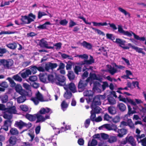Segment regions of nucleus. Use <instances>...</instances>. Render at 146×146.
I'll return each mask as SVG.
<instances>
[{"label":"nucleus","mask_w":146,"mask_h":146,"mask_svg":"<svg viewBox=\"0 0 146 146\" xmlns=\"http://www.w3.org/2000/svg\"><path fill=\"white\" fill-rule=\"evenodd\" d=\"M39 79L41 82L46 83L48 82L47 80L48 75L46 74L40 73L39 75Z\"/></svg>","instance_id":"nucleus-15"},{"label":"nucleus","mask_w":146,"mask_h":146,"mask_svg":"<svg viewBox=\"0 0 146 146\" xmlns=\"http://www.w3.org/2000/svg\"><path fill=\"white\" fill-rule=\"evenodd\" d=\"M108 139V142L110 143L115 142L117 139L116 137L111 135H109Z\"/></svg>","instance_id":"nucleus-39"},{"label":"nucleus","mask_w":146,"mask_h":146,"mask_svg":"<svg viewBox=\"0 0 146 146\" xmlns=\"http://www.w3.org/2000/svg\"><path fill=\"white\" fill-rule=\"evenodd\" d=\"M31 74V70L28 69L26 70L25 72L22 73L21 74V76L23 78H25Z\"/></svg>","instance_id":"nucleus-24"},{"label":"nucleus","mask_w":146,"mask_h":146,"mask_svg":"<svg viewBox=\"0 0 146 146\" xmlns=\"http://www.w3.org/2000/svg\"><path fill=\"white\" fill-rule=\"evenodd\" d=\"M87 86V83L86 81H83L82 80H81L79 82L78 88L79 92H82L84 91Z\"/></svg>","instance_id":"nucleus-12"},{"label":"nucleus","mask_w":146,"mask_h":146,"mask_svg":"<svg viewBox=\"0 0 146 146\" xmlns=\"http://www.w3.org/2000/svg\"><path fill=\"white\" fill-rule=\"evenodd\" d=\"M93 25L96 27H100V26H106L108 25V23L106 22L104 23H97L95 22H92Z\"/></svg>","instance_id":"nucleus-41"},{"label":"nucleus","mask_w":146,"mask_h":146,"mask_svg":"<svg viewBox=\"0 0 146 146\" xmlns=\"http://www.w3.org/2000/svg\"><path fill=\"white\" fill-rule=\"evenodd\" d=\"M7 80H8L10 84H11V86L14 87L15 86L16 84L14 82L12 79L10 77H8L7 78Z\"/></svg>","instance_id":"nucleus-58"},{"label":"nucleus","mask_w":146,"mask_h":146,"mask_svg":"<svg viewBox=\"0 0 146 146\" xmlns=\"http://www.w3.org/2000/svg\"><path fill=\"white\" fill-rule=\"evenodd\" d=\"M50 25L51 23L49 22H46L42 25H39L37 27V28L40 29H45L46 28L47 25Z\"/></svg>","instance_id":"nucleus-38"},{"label":"nucleus","mask_w":146,"mask_h":146,"mask_svg":"<svg viewBox=\"0 0 146 146\" xmlns=\"http://www.w3.org/2000/svg\"><path fill=\"white\" fill-rule=\"evenodd\" d=\"M108 110L109 113L111 114L114 115L116 113V111L115 108L113 107H109Z\"/></svg>","instance_id":"nucleus-48"},{"label":"nucleus","mask_w":146,"mask_h":146,"mask_svg":"<svg viewBox=\"0 0 146 146\" xmlns=\"http://www.w3.org/2000/svg\"><path fill=\"white\" fill-rule=\"evenodd\" d=\"M37 80V77L36 76H31L29 77L27 81L30 83H33L35 82Z\"/></svg>","instance_id":"nucleus-42"},{"label":"nucleus","mask_w":146,"mask_h":146,"mask_svg":"<svg viewBox=\"0 0 146 146\" xmlns=\"http://www.w3.org/2000/svg\"><path fill=\"white\" fill-rule=\"evenodd\" d=\"M46 40L43 39L40 40L39 42V45L41 47H44L48 49H53L54 47L49 46Z\"/></svg>","instance_id":"nucleus-16"},{"label":"nucleus","mask_w":146,"mask_h":146,"mask_svg":"<svg viewBox=\"0 0 146 146\" xmlns=\"http://www.w3.org/2000/svg\"><path fill=\"white\" fill-rule=\"evenodd\" d=\"M22 88L21 86H16L15 88V90L16 91L18 92L21 95H23L24 93V90L21 89Z\"/></svg>","instance_id":"nucleus-46"},{"label":"nucleus","mask_w":146,"mask_h":146,"mask_svg":"<svg viewBox=\"0 0 146 146\" xmlns=\"http://www.w3.org/2000/svg\"><path fill=\"white\" fill-rule=\"evenodd\" d=\"M61 106L62 109L64 111L68 107V105L67 104L65 100H64L62 102Z\"/></svg>","instance_id":"nucleus-49"},{"label":"nucleus","mask_w":146,"mask_h":146,"mask_svg":"<svg viewBox=\"0 0 146 146\" xmlns=\"http://www.w3.org/2000/svg\"><path fill=\"white\" fill-rule=\"evenodd\" d=\"M119 33L129 37H131L132 36V33H131L128 31H125L123 29L121 26L120 25H119Z\"/></svg>","instance_id":"nucleus-20"},{"label":"nucleus","mask_w":146,"mask_h":146,"mask_svg":"<svg viewBox=\"0 0 146 146\" xmlns=\"http://www.w3.org/2000/svg\"><path fill=\"white\" fill-rule=\"evenodd\" d=\"M126 109V107L124 104L122 103H119V110L122 111H125Z\"/></svg>","instance_id":"nucleus-53"},{"label":"nucleus","mask_w":146,"mask_h":146,"mask_svg":"<svg viewBox=\"0 0 146 146\" xmlns=\"http://www.w3.org/2000/svg\"><path fill=\"white\" fill-rule=\"evenodd\" d=\"M108 100L109 102L111 104H114L115 103V101L114 99L112 97L110 96L108 97Z\"/></svg>","instance_id":"nucleus-55"},{"label":"nucleus","mask_w":146,"mask_h":146,"mask_svg":"<svg viewBox=\"0 0 146 146\" xmlns=\"http://www.w3.org/2000/svg\"><path fill=\"white\" fill-rule=\"evenodd\" d=\"M97 144V141L94 139H92L90 142L89 141L88 143V146H96Z\"/></svg>","instance_id":"nucleus-47"},{"label":"nucleus","mask_w":146,"mask_h":146,"mask_svg":"<svg viewBox=\"0 0 146 146\" xmlns=\"http://www.w3.org/2000/svg\"><path fill=\"white\" fill-rule=\"evenodd\" d=\"M74 70L76 74H78V72H80L81 71L82 67L80 66H75Z\"/></svg>","instance_id":"nucleus-50"},{"label":"nucleus","mask_w":146,"mask_h":146,"mask_svg":"<svg viewBox=\"0 0 146 146\" xmlns=\"http://www.w3.org/2000/svg\"><path fill=\"white\" fill-rule=\"evenodd\" d=\"M25 117L30 121H34L36 118V115H31L29 114H27L25 115Z\"/></svg>","instance_id":"nucleus-25"},{"label":"nucleus","mask_w":146,"mask_h":146,"mask_svg":"<svg viewBox=\"0 0 146 146\" xmlns=\"http://www.w3.org/2000/svg\"><path fill=\"white\" fill-rule=\"evenodd\" d=\"M36 118H37L36 123L42 122L45 121L43 116L39 114H36Z\"/></svg>","instance_id":"nucleus-36"},{"label":"nucleus","mask_w":146,"mask_h":146,"mask_svg":"<svg viewBox=\"0 0 146 146\" xmlns=\"http://www.w3.org/2000/svg\"><path fill=\"white\" fill-rule=\"evenodd\" d=\"M140 142L142 146H146V137L143 138V139H141L139 141V143Z\"/></svg>","instance_id":"nucleus-64"},{"label":"nucleus","mask_w":146,"mask_h":146,"mask_svg":"<svg viewBox=\"0 0 146 146\" xmlns=\"http://www.w3.org/2000/svg\"><path fill=\"white\" fill-rule=\"evenodd\" d=\"M14 126L18 128L19 129H21L24 127H26L27 129H29L32 126V124L30 122L26 123L20 120L19 121H15L14 124Z\"/></svg>","instance_id":"nucleus-3"},{"label":"nucleus","mask_w":146,"mask_h":146,"mask_svg":"<svg viewBox=\"0 0 146 146\" xmlns=\"http://www.w3.org/2000/svg\"><path fill=\"white\" fill-rule=\"evenodd\" d=\"M94 59L93 57L90 55L89 60H85L84 61L82 62L81 65H82L85 64L87 65L91 64L94 62Z\"/></svg>","instance_id":"nucleus-19"},{"label":"nucleus","mask_w":146,"mask_h":146,"mask_svg":"<svg viewBox=\"0 0 146 146\" xmlns=\"http://www.w3.org/2000/svg\"><path fill=\"white\" fill-rule=\"evenodd\" d=\"M3 117L5 119H7L6 121H12L11 119L12 118V115L11 114L8 112H6L4 113L3 115Z\"/></svg>","instance_id":"nucleus-28"},{"label":"nucleus","mask_w":146,"mask_h":146,"mask_svg":"<svg viewBox=\"0 0 146 146\" xmlns=\"http://www.w3.org/2000/svg\"><path fill=\"white\" fill-rule=\"evenodd\" d=\"M103 96L101 95H98L95 96L93 102L92 103V107L94 105H100L101 104L100 99L102 98Z\"/></svg>","instance_id":"nucleus-10"},{"label":"nucleus","mask_w":146,"mask_h":146,"mask_svg":"<svg viewBox=\"0 0 146 146\" xmlns=\"http://www.w3.org/2000/svg\"><path fill=\"white\" fill-rule=\"evenodd\" d=\"M119 11L122 13L125 16H127L128 17H130V14L123 8L119 7Z\"/></svg>","instance_id":"nucleus-45"},{"label":"nucleus","mask_w":146,"mask_h":146,"mask_svg":"<svg viewBox=\"0 0 146 146\" xmlns=\"http://www.w3.org/2000/svg\"><path fill=\"white\" fill-rule=\"evenodd\" d=\"M66 78L64 76L58 75L55 78V83L58 85L64 86L66 84Z\"/></svg>","instance_id":"nucleus-4"},{"label":"nucleus","mask_w":146,"mask_h":146,"mask_svg":"<svg viewBox=\"0 0 146 146\" xmlns=\"http://www.w3.org/2000/svg\"><path fill=\"white\" fill-rule=\"evenodd\" d=\"M108 25H110V27L112 30L113 31L117 29V28L115 25L113 23H109L108 24Z\"/></svg>","instance_id":"nucleus-62"},{"label":"nucleus","mask_w":146,"mask_h":146,"mask_svg":"<svg viewBox=\"0 0 146 146\" xmlns=\"http://www.w3.org/2000/svg\"><path fill=\"white\" fill-rule=\"evenodd\" d=\"M12 122V121H4L3 125L2 127V128H1L0 130L3 129L6 131H8L9 127L11 126Z\"/></svg>","instance_id":"nucleus-17"},{"label":"nucleus","mask_w":146,"mask_h":146,"mask_svg":"<svg viewBox=\"0 0 146 146\" xmlns=\"http://www.w3.org/2000/svg\"><path fill=\"white\" fill-rule=\"evenodd\" d=\"M119 101H123L125 103H126L127 101L128 102L133 106H136V103L133 100L127 98L126 99L121 95H119Z\"/></svg>","instance_id":"nucleus-11"},{"label":"nucleus","mask_w":146,"mask_h":146,"mask_svg":"<svg viewBox=\"0 0 146 146\" xmlns=\"http://www.w3.org/2000/svg\"><path fill=\"white\" fill-rule=\"evenodd\" d=\"M9 132L11 135H18L19 134V131L15 128H11Z\"/></svg>","instance_id":"nucleus-29"},{"label":"nucleus","mask_w":146,"mask_h":146,"mask_svg":"<svg viewBox=\"0 0 146 146\" xmlns=\"http://www.w3.org/2000/svg\"><path fill=\"white\" fill-rule=\"evenodd\" d=\"M64 88L66 90H70L73 93L77 92L76 87L74 84L72 82L70 83L68 85L65 84Z\"/></svg>","instance_id":"nucleus-6"},{"label":"nucleus","mask_w":146,"mask_h":146,"mask_svg":"<svg viewBox=\"0 0 146 146\" xmlns=\"http://www.w3.org/2000/svg\"><path fill=\"white\" fill-rule=\"evenodd\" d=\"M90 76L91 78L93 80H97L100 82L102 81V79L97 76L95 74H90Z\"/></svg>","instance_id":"nucleus-51"},{"label":"nucleus","mask_w":146,"mask_h":146,"mask_svg":"<svg viewBox=\"0 0 146 146\" xmlns=\"http://www.w3.org/2000/svg\"><path fill=\"white\" fill-rule=\"evenodd\" d=\"M61 56L64 59L73 60V57L71 56L68 55L64 53H61Z\"/></svg>","instance_id":"nucleus-44"},{"label":"nucleus","mask_w":146,"mask_h":146,"mask_svg":"<svg viewBox=\"0 0 146 146\" xmlns=\"http://www.w3.org/2000/svg\"><path fill=\"white\" fill-rule=\"evenodd\" d=\"M72 95V94L70 91L69 90H66V92L64 95V97L66 99H70L71 98Z\"/></svg>","instance_id":"nucleus-37"},{"label":"nucleus","mask_w":146,"mask_h":146,"mask_svg":"<svg viewBox=\"0 0 146 146\" xmlns=\"http://www.w3.org/2000/svg\"><path fill=\"white\" fill-rule=\"evenodd\" d=\"M36 18V16L31 13L28 15L21 16L20 20L22 21L21 24H30L31 22L34 21Z\"/></svg>","instance_id":"nucleus-1"},{"label":"nucleus","mask_w":146,"mask_h":146,"mask_svg":"<svg viewBox=\"0 0 146 146\" xmlns=\"http://www.w3.org/2000/svg\"><path fill=\"white\" fill-rule=\"evenodd\" d=\"M17 43L14 42L6 45V46L9 48L13 50L15 49L17 47Z\"/></svg>","instance_id":"nucleus-35"},{"label":"nucleus","mask_w":146,"mask_h":146,"mask_svg":"<svg viewBox=\"0 0 146 146\" xmlns=\"http://www.w3.org/2000/svg\"><path fill=\"white\" fill-rule=\"evenodd\" d=\"M67 76L70 80H74L75 78L74 73L72 71H68V73Z\"/></svg>","instance_id":"nucleus-40"},{"label":"nucleus","mask_w":146,"mask_h":146,"mask_svg":"<svg viewBox=\"0 0 146 146\" xmlns=\"http://www.w3.org/2000/svg\"><path fill=\"white\" fill-rule=\"evenodd\" d=\"M17 140V139L15 137L12 136L10 137L8 141L10 144L15 145L16 144Z\"/></svg>","instance_id":"nucleus-26"},{"label":"nucleus","mask_w":146,"mask_h":146,"mask_svg":"<svg viewBox=\"0 0 146 146\" xmlns=\"http://www.w3.org/2000/svg\"><path fill=\"white\" fill-rule=\"evenodd\" d=\"M31 100L35 105H37L38 104L39 101H43V98L42 95L39 91H38L37 93L36 94V97L34 98H32Z\"/></svg>","instance_id":"nucleus-5"},{"label":"nucleus","mask_w":146,"mask_h":146,"mask_svg":"<svg viewBox=\"0 0 146 146\" xmlns=\"http://www.w3.org/2000/svg\"><path fill=\"white\" fill-rule=\"evenodd\" d=\"M113 67L109 65H107V67L108 68V70L110 73L111 75H113L117 71V68H118L116 64L113 63L112 64Z\"/></svg>","instance_id":"nucleus-7"},{"label":"nucleus","mask_w":146,"mask_h":146,"mask_svg":"<svg viewBox=\"0 0 146 146\" xmlns=\"http://www.w3.org/2000/svg\"><path fill=\"white\" fill-rule=\"evenodd\" d=\"M112 119V117L110 116L108 114L106 113L105 114L104 117V120L109 121L110 119Z\"/></svg>","instance_id":"nucleus-61"},{"label":"nucleus","mask_w":146,"mask_h":146,"mask_svg":"<svg viewBox=\"0 0 146 146\" xmlns=\"http://www.w3.org/2000/svg\"><path fill=\"white\" fill-rule=\"evenodd\" d=\"M0 99L2 103H6L8 100V96L6 94L1 96L0 97Z\"/></svg>","instance_id":"nucleus-27"},{"label":"nucleus","mask_w":146,"mask_h":146,"mask_svg":"<svg viewBox=\"0 0 146 146\" xmlns=\"http://www.w3.org/2000/svg\"><path fill=\"white\" fill-rule=\"evenodd\" d=\"M125 41L121 40L119 39V46H121L124 49H128L129 48V47L127 46H125Z\"/></svg>","instance_id":"nucleus-34"},{"label":"nucleus","mask_w":146,"mask_h":146,"mask_svg":"<svg viewBox=\"0 0 146 146\" xmlns=\"http://www.w3.org/2000/svg\"><path fill=\"white\" fill-rule=\"evenodd\" d=\"M55 78H54V76L52 74H50L48 75L47 80L48 82L49 81V82L52 83H55Z\"/></svg>","instance_id":"nucleus-43"},{"label":"nucleus","mask_w":146,"mask_h":146,"mask_svg":"<svg viewBox=\"0 0 146 146\" xmlns=\"http://www.w3.org/2000/svg\"><path fill=\"white\" fill-rule=\"evenodd\" d=\"M146 134H142L141 135H136L135 136L136 137V139H137V141H138V143H139V139H141L145 137Z\"/></svg>","instance_id":"nucleus-59"},{"label":"nucleus","mask_w":146,"mask_h":146,"mask_svg":"<svg viewBox=\"0 0 146 146\" xmlns=\"http://www.w3.org/2000/svg\"><path fill=\"white\" fill-rule=\"evenodd\" d=\"M98 50L100 51L104 56L107 55L106 50L104 47H101L98 49Z\"/></svg>","instance_id":"nucleus-60"},{"label":"nucleus","mask_w":146,"mask_h":146,"mask_svg":"<svg viewBox=\"0 0 146 146\" xmlns=\"http://www.w3.org/2000/svg\"><path fill=\"white\" fill-rule=\"evenodd\" d=\"M57 65L56 63H52L50 62H48L45 64V68L46 70L49 71L50 69L53 70L56 68Z\"/></svg>","instance_id":"nucleus-13"},{"label":"nucleus","mask_w":146,"mask_h":146,"mask_svg":"<svg viewBox=\"0 0 146 146\" xmlns=\"http://www.w3.org/2000/svg\"><path fill=\"white\" fill-rule=\"evenodd\" d=\"M90 113L91 114L90 118L91 120L93 121H95V119H96V113L94 112L93 110H91L90 111Z\"/></svg>","instance_id":"nucleus-54"},{"label":"nucleus","mask_w":146,"mask_h":146,"mask_svg":"<svg viewBox=\"0 0 146 146\" xmlns=\"http://www.w3.org/2000/svg\"><path fill=\"white\" fill-rule=\"evenodd\" d=\"M125 140L123 141V144H125L127 143L128 142L132 146H136V141L132 136H130L129 137H127L125 138Z\"/></svg>","instance_id":"nucleus-8"},{"label":"nucleus","mask_w":146,"mask_h":146,"mask_svg":"<svg viewBox=\"0 0 146 146\" xmlns=\"http://www.w3.org/2000/svg\"><path fill=\"white\" fill-rule=\"evenodd\" d=\"M50 112V113H52L51 110L48 108H41L39 111V113L40 114H46V113H49Z\"/></svg>","instance_id":"nucleus-22"},{"label":"nucleus","mask_w":146,"mask_h":146,"mask_svg":"<svg viewBox=\"0 0 146 146\" xmlns=\"http://www.w3.org/2000/svg\"><path fill=\"white\" fill-rule=\"evenodd\" d=\"M19 96L17 98V101L18 103H20L24 102L26 100V98L24 93L23 95Z\"/></svg>","instance_id":"nucleus-32"},{"label":"nucleus","mask_w":146,"mask_h":146,"mask_svg":"<svg viewBox=\"0 0 146 146\" xmlns=\"http://www.w3.org/2000/svg\"><path fill=\"white\" fill-rule=\"evenodd\" d=\"M20 108L21 110L23 111L26 112L28 110V108L27 106L26 105H21Z\"/></svg>","instance_id":"nucleus-56"},{"label":"nucleus","mask_w":146,"mask_h":146,"mask_svg":"<svg viewBox=\"0 0 146 146\" xmlns=\"http://www.w3.org/2000/svg\"><path fill=\"white\" fill-rule=\"evenodd\" d=\"M97 105H94L93 107H92V105L91 106V108L92 109V110L94 112L96 113H98L100 112L101 109Z\"/></svg>","instance_id":"nucleus-23"},{"label":"nucleus","mask_w":146,"mask_h":146,"mask_svg":"<svg viewBox=\"0 0 146 146\" xmlns=\"http://www.w3.org/2000/svg\"><path fill=\"white\" fill-rule=\"evenodd\" d=\"M81 44L84 47L88 49H91L92 47V45L90 44L85 41H83L82 43H81Z\"/></svg>","instance_id":"nucleus-33"},{"label":"nucleus","mask_w":146,"mask_h":146,"mask_svg":"<svg viewBox=\"0 0 146 146\" xmlns=\"http://www.w3.org/2000/svg\"><path fill=\"white\" fill-rule=\"evenodd\" d=\"M7 111L8 113L12 114H15L16 113L17 111L16 110L15 107L13 106L7 108Z\"/></svg>","instance_id":"nucleus-30"},{"label":"nucleus","mask_w":146,"mask_h":146,"mask_svg":"<svg viewBox=\"0 0 146 146\" xmlns=\"http://www.w3.org/2000/svg\"><path fill=\"white\" fill-rule=\"evenodd\" d=\"M94 59L93 57L90 55L89 60H85L84 61L82 62L81 65H82L85 64L87 65L91 64L94 62Z\"/></svg>","instance_id":"nucleus-18"},{"label":"nucleus","mask_w":146,"mask_h":146,"mask_svg":"<svg viewBox=\"0 0 146 146\" xmlns=\"http://www.w3.org/2000/svg\"><path fill=\"white\" fill-rule=\"evenodd\" d=\"M30 69L31 72V74L32 73L33 74H35L37 72V67L35 66H31Z\"/></svg>","instance_id":"nucleus-52"},{"label":"nucleus","mask_w":146,"mask_h":146,"mask_svg":"<svg viewBox=\"0 0 146 146\" xmlns=\"http://www.w3.org/2000/svg\"><path fill=\"white\" fill-rule=\"evenodd\" d=\"M127 130L126 129L123 128L119 129V137H122L125 135L127 134Z\"/></svg>","instance_id":"nucleus-31"},{"label":"nucleus","mask_w":146,"mask_h":146,"mask_svg":"<svg viewBox=\"0 0 146 146\" xmlns=\"http://www.w3.org/2000/svg\"><path fill=\"white\" fill-rule=\"evenodd\" d=\"M102 127L108 130H113L115 131H117L119 133V130H118L116 126L113 124H106L103 125Z\"/></svg>","instance_id":"nucleus-9"},{"label":"nucleus","mask_w":146,"mask_h":146,"mask_svg":"<svg viewBox=\"0 0 146 146\" xmlns=\"http://www.w3.org/2000/svg\"><path fill=\"white\" fill-rule=\"evenodd\" d=\"M13 78L15 80L19 82L22 81L21 78L17 74L14 76H13Z\"/></svg>","instance_id":"nucleus-57"},{"label":"nucleus","mask_w":146,"mask_h":146,"mask_svg":"<svg viewBox=\"0 0 146 146\" xmlns=\"http://www.w3.org/2000/svg\"><path fill=\"white\" fill-rule=\"evenodd\" d=\"M84 96H88L89 97V100L88 101V103L92 101L93 97V94L91 91H87L85 92L84 93Z\"/></svg>","instance_id":"nucleus-21"},{"label":"nucleus","mask_w":146,"mask_h":146,"mask_svg":"<svg viewBox=\"0 0 146 146\" xmlns=\"http://www.w3.org/2000/svg\"><path fill=\"white\" fill-rule=\"evenodd\" d=\"M13 64V61L12 59H0V66H3L5 69L11 68Z\"/></svg>","instance_id":"nucleus-2"},{"label":"nucleus","mask_w":146,"mask_h":146,"mask_svg":"<svg viewBox=\"0 0 146 146\" xmlns=\"http://www.w3.org/2000/svg\"><path fill=\"white\" fill-rule=\"evenodd\" d=\"M128 46H130L132 48L135 50L136 52H138L139 53H142L144 55L145 54V53L143 51V49L139 48L137 46H135L132 45L131 43H128Z\"/></svg>","instance_id":"nucleus-14"},{"label":"nucleus","mask_w":146,"mask_h":146,"mask_svg":"<svg viewBox=\"0 0 146 146\" xmlns=\"http://www.w3.org/2000/svg\"><path fill=\"white\" fill-rule=\"evenodd\" d=\"M46 15V14L44 12L39 11L38 13V19H40L42 16Z\"/></svg>","instance_id":"nucleus-63"}]
</instances>
